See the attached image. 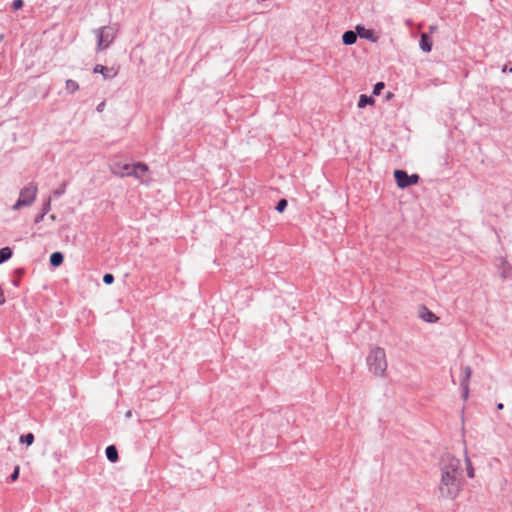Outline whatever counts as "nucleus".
I'll use <instances>...</instances> for the list:
<instances>
[{
    "label": "nucleus",
    "mask_w": 512,
    "mask_h": 512,
    "mask_svg": "<svg viewBox=\"0 0 512 512\" xmlns=\"http://www.w3.org/2000/svg\"><path fill=\"white\" fill-rule=\"evenodd\" d=\"M441 478L438 485L439 497L455 499L462 489L463 473L460 459L451 454H445L439 462Z\"/></svg>",
    "instance_id": "obj_1"
},
{
    "label": "nucleus",
    "mask_w": 512,
    "mask_h": 512,
    "mask_svg": "<svg viewBox=\"0 0 512 512\" xmlns=\"http://www.w3.org/2000/svg\"><path fill=\"white\" fill-rule=\"evenodd\" d=\"M111 171L113 174L121 177L133 176L142 183L147 182L150 178L148 166L142 163L127 164L116 162L111 165Z\"/></svg>",
    "instance_id": "obj_2"
},
{
    "label": "nucleus",
    "mask_w": 512,
    "mask_h": 512,
    "mask_svg": "<svg viewBox=\"0 0 512 512\" xmlns=\"http://www.w3.org/2000/svg\"><path fill=\"white\" fill-rule=\"evenodd\" d=\"M367 365L371 373L376 377H383L387 369L385 350L381 347H374L367 356Z\"/></svg>",
    "instance_id": "obj_3"
},
{
    "label": "nucleus",
    "mask_w": 512,
    "mask_h": 512,
    "mask_svg": "<svg viewBox=\"0 0 512 512\" xmlns=\"http://www.w3.org/2000/svg\"><path fill=\"white\" fill-rule=\"evenodd\" d=\"M117 28L115 26H102L93 31L97 38V50L102 51L108 48L117 36Z\"/></svg>",
    "instance_id": "obj_4"
},
{
    "label": "nucleus",
    "mask_w": 512,
    "mask_h": 512,
    "mask_svg": "<svg viewBox=\"0 0 512 512\" xmlns=\"http://www.w3.org/2000/svg\"><path fill=\"white\" fill-rule=\"evenodd\" d=\"M394 178L400 189L416 184L419 180V176L417 174L408 175L404 170H395Z\"/></svg>",
    "instance_id": "obj_5"
},
{
    "label": "nucleus",
    "mask_w": 512,
    "mask_h": 512,
    "mask_svg": "<svg viewBox=\"0 0 512 512\" xmlns=\"http://www.w3.org/2000/svg\"><path fill=\"white\" fill-rule=\"evenodd\" d=\"M472 375V369L469 366H464L460 374V389L462 392L463 400H467L469 396V381Z\"/></svg>",
    "instance_id": "obj_6"
},
{
    "label": "nucleus",
    "mask_w": 512,
    "mask_h": 512,
    "mask_svg": "<svg viewBox=\"0 0 512 512\" xmlns=\"http://www.w3.org/2000/svg\"><path fill=\"white\" fill-rule=\"evenodd\" d=\"M36 194H20L19 199L12 206L13 210H20L23 207H28L35 202Z\"/></svg>",
    "instance_id": "obj_7"
},
{
    "label": "nucleus",
    "mask_w": 512,
    "mask_h": 512,
    "mask_svg": "<svg viewBox=\"0 0 512 512\" xmlns=\"http://www.w3.org/2000/svg\"><path fill=\"white\" fill-rule=\"evenodd\" d=\"M496 265L502 279H506L511 276L512 267L504 258H498Z\"/></svg>",
    "instance_id": "obj_8"
},
{
    "label": "nucleus",
    "mask_w": 512,
    "mask_h": 512,
    "mask_svg": "<svg viewBox=\"0 0 512 512\" xmlns=\"http://www.w3.org/2000/svg\"><path fill=\"white\" fill-rule=\"evenodd\" d=\"M94 72L102 74L105 79H112L117 75V71L113 68H108L100 64L94 67Z\"/></svg>",
    "instance_id": "obj_9"
},
{
    "label": "nucleus",
    "mask_w": 512,
    "mask_h": 512,
    "mask_svg": "<svg viewBox=\"0 0 512 512\" xmlns=\"http://www.w3.org/2000/svg\"><path fill=\"white\" fill-rule=\"evenodd\" d=\"M356 32L360 38H364V39L371 40V41L375 40L373 31L366 29L365 27H363L361 25L356 26Z\"/></svg>",
    "instance_id": "obj_10"
},
{
    "label": "nucleus",
    "mask_w": 512,
    "mask_h": 512,
    "mask_svg": "<svg viewBox=\"0 0 512 512\" xmlns=\"http://www.w3.org/2000/svg\"><path fill=\"white\" fill-rule=\"evenodd\" d=\"M420 317L428 323H434L438 319L433 312H431L424 306L421 308Z\"/></svg>",
    "instance_id": "obj_11"
},
{
    "label": "nucleus",
    "mask_w": 512,
    "mask_h": 512,
    "mask_svg": "<svg viewBox=\"0 0 512 512\" xmlns=\"http://www.w3.org/2000/svg\"><path fill=\"white\" fill-rule=\"evenodd\" d=\"M357 40V32H354L352 30L344 32L342 36V41L345 45H352Z\"/></svg>",
    "instance_id": "obj_12"
},
{
    "label": "nucleus",
    "mask_w": 512,
    "mask_h": 512,
    "mask_svg": "<svg viewBox=\"0 0 512 512\" xmlns=\"http://www.w3.org/2000/svg\"><path fill=\"white\" fill-rule=\"evenodd\" d=\"M420 48L424 51V52H430L431 51V48H432V41L430 39V37L426 34V33H423L421 35V39H420Z\"/></svg>",
    "instance_id": "obj_13"
},
{
    "label": "nucleus",
    "mask_w": 512,
    "mask_h": 512,
    "mask_svg": "<svg viewBox=\"0 0 512 512\" xmlns=\"http://www.w3.org/2000/svg\"><path fill=\"white\" fill-rule=\"evenodd\" d=\"M105 454L107 459L112 463L118 460V451L114 445L108 446L105 450Z\"/></svg>",
    "instance_id": "obj_14"
},
{
    "label": "nucleus",
    "mask_w": 512,
    "mask_h": 512,
    "mask_svg": "<svg viewBox=\"0 0 512 512\" xmlns=\"http://www.w3.org/2000/svg\"><path fill=\"white\" fill-rule=\"evenodd\" d=\"M64 256L61 252H54L50 256V264L53 267H58L63 263Z\"/></svg>",
    "instance_id": "obj_15"
},
{
    "label": "nucleus",
    "mask_w": 512,
    "mask_h": 512,
    "mask_svg": "<svg viewBox=\"0 0 512 512\" xmlns=\"http://www.w3.org/2000/svg\"><path fill=\"white\" fill-rule=\"evenodd\" d=\"M49 210H50V200L47 199V200L44 201L41 213L36 216L35 223L41 222L44 219V216L48 213Z\"/></svg>",
    "instance_id": "obj_16"
},
{
    "label": "nucleus",
    "mask_w": 512,
    "mask_h": 512,
    "mask_svg": "<svg viewBox=\"0 0 512 512\" xmlns=\"http://www.w3.org/2000/svg\"><path fill=\"white\" fill-rule=\"evenodd\" d=\"M12 256V250L10 247H3L0 249V264H3L9 260Z\"/></svg>",
    "instance_id": "obj_17"
},
{
    "label": "nucleus",
    "mask_w": 512,
    "mask_h": 512,
    "mask_svg": "<svg viewBox=\"0 0 512 512\" xmlns=\"http://www.w3.org/2000/svg\"><path fill=\"white\" fill-rule=\"evenodd\" d=\"M66 91L70 94L79 90V85L76 81L72 79H68L65 83Z\"/></svg>",
    "instance_id": "obj_18"
},
{
    "label": "nucleus",
    "mask_w": 512,
    "mask_h": 512,
    "mask_svg": "<svg viewBox=\"0 0 512 512\" xmlns=\"http://www.w3.org/2000/svg\"><path fill=\"white\" fill-rule=\"evenodd\" d=\"M465 464H466L467 476L469 478H474V476H475L474 468H473L470 458L467 455V452H465Z\"/></svg>",
    "instance_id": "obj_19"
},
{
    "label": "nucleus",
    "mask_w": 512,
    "mask_h": 512,
    "mask_svg": "<svg viewBox=\"0 0 512 512\" xmlns=\"http://www.w3.org/2000/svg\"><path fill=\"white\" fill-rule=\"evenodd\" d=\"M373 102H374L373 98L368 97V96L363 94L359 98L358 107L359 108H364L368 104H373Z\"/></svg>",
    "instance_id": "obj_20"
},
{
    "label": "nucleus",
    "mask_w": 512,
    "mask_h": 512,
    "mask_svg": "<svg viewBox=\"0 0 512 512\" xmlns=\"http://www.w3.org/2000/svg\"><path fill=\"white\" fill-rule=\"evenodd\" d=\"M20 442L25 443L27 445H31L34 442V435L32 433H27L20 437Z\"/></svg>",
    "instance_id": "obj_21"
},
{
    "label": "nucleus",
    "mask_w": 512,
    "mask_h": 512,
    "mask_svg": "<svg viewBox=\"0 0 512 512\" xmlns=\"http://www.w3.org/2000/svg\"><path fill=\"white\" fill-rule=\"evenodd\" d=\"M287 200L286 199H280L275 207V209L279 212V213H282L284 212V210L286 209L287 207Z\"/></svg>",
    "instance_id": "obj_22"
},
{
    "label": "nucleus",
    "mask_w": 512,
    "mask_h": 512,
    "mask_svg": "<svg viewBox=\"0 0 512 512\" xmlns=\"http://www.w3.org/2000/svg\"><path fill=\"white\" fill-rule=\"evenodd\" d=\"M382 89H384V83L383 82L376 83L374 86V89H373V94L379 95L381 93Z\"/></svg>",
    "instance_id": "obj_23"
},
{
    "label": "nucleus",
    "mask_w": 512,
    "mask_h": 512,
    "mask_svg": "<svg viewBox=\"0 0 512 512\" xmlns=\"http://www.w3.org/2000/svg\"><path fill=\"white\" fill-rule=\"evenodd\" d=\"M103 282L107 285H110L114 282V276L111 273H106L103 276Z\"/></svg>",
    "instance_id": "obj_24"
},
{
    "label": "nucleus",
    "mask_w": 512,
    "mask_h": 512,
    "mask_svg": "<svg viewBox=\"0 0 512 512\" xmlns=\"http://www.w3.org/2000/svg\"><path fill=\"white\" fill-rule=\"evenodd\" d=\"M18 477H19V467L16 466L13 473L10 475V480L15 481L18 479Z\"/></svg>",
    "instance_id": "obj_25"
},
{
    "label": "nucleus",
    "mask_w": 512,
    "mask_h": 512,
    "mask_svg": "<svg viewBox=\"0 0 512 512\" xmlns=\"http://www.w3.org/2000/svg\"><path fill=\"white\" fill-rule=\"evenodd\" d=\"M23 6V0H14L12 3V7L14 10H18Z\"/></svg>",
    "instance_id": "obj_26"
},
{
    "label": "nucleus",
    "mask_w": 512,
    "mask_h": 512,
    "mask_svg": "<svg viewBox=\"0 0 512 512\" xmlns=\"http://www.w3.org/2000/svg\"><path fill=\"white\" fill-rule=\"evenodd\" d=\"M37 188L36 187H27L25 189H23L21 192H36Z\"/></svg>",
    "instance_id": "obj_27"
},
{
    "label": "nucleus",
    "mask_w": 512,
    "mask_h": 512,
    "mask_svg": "<svg viewBox=\"0 0 512 512\" xmlns=\"http://www.w3.org/2000/svg\"><path fill=\"white\" fill-rule=\"evenodd\" d=\"M504 512H512V503L505 508Z\"/></svg>",
    "instance_id": "obj_28"
},
{
    "label": "nucleus",
    "mask_w": 512,
    "mask_h": 512,
    "mask_svg": "<svg viewBox=\"0 0 512 512\" xmlns=\"http://www.w3.org/2000/svg\"><path fill=\"white\" fill-rule=\"evenodd\" d=\"M132 416V411L131 410H128L125 414V417L126 418H130Z\"/></svg>",
    "instance_id": "obj_29"
},
{
    "label": "nucleus",
    "mask_w": 512,
    "mask_h": 512,
    "mask_svg": "<svg viewBox=\"0 0 512 512\" xmlns=\"http://www.w3.org/2000/svg\"><path fill=\"white\" fill-rule=\"evenodd\" d=\"M503 407H504V406H503V404H502V403H499V404L497 405V409H498V410L503 409Z\"/></svg>",
    "instance_id": "obj_30"
},
{
    "label": "nucleus",
    "mask_w": 512,
    "mask_h": 512,
    "mask_svg": "<svg viewBox=\"0 0 512 512\" xmlns=\"http://www.w3.org/2000/svg\"><path fill=\"white\" fill-rule=\"evenodd\" d=\"M103 105H104L103 103L99 104L97 107V110L100 111L102 109Z\"/></svg>",
    "instance_id": "obj_31"
},
{
    "label": "nucleus",
    "mask_w": 512,
    "mask_h": 512,
    "mask_svg": "<svg viewBox=\"0 0 512 512\" xmlns=\"http://www.w3.org/2000/svg\"><path fill=\"white\" fill-rule=\"evenodd\" d=\"M507 71V66L505 65L503 68H502V72H506Z\"/></svg>",
    "instance_id": "obj_32"
},
{
    "label": "nucleus",
    "mask_w": 512,
    "mask_h": 512,
    "mask_svg": "<svg viewBox=\"0 0 512 512\" xmlns=\"http://www.w3.org/2000/svg\"><path fill=\"white\" fill-rule=\"evenodd\" d=\"M18 284H19V281H18V280H15V281H14V285H15V286H18Z\"/></svg>",
    "instance_id": "obj_33"
},
{
    "label": "nucleus",
    "mask_w": 512,
    "mask_h": 512,
    "mask_svg": "<svg viewBox=\"0 0 512 512\" xmlns=\"http://www.w3.org/2000/svg\"><path fill=\"white\" fill-rule=\"evenodd\" d=\"M509 72H511V73H512V68H510V69H509Z\"/></svg>",
    "instance_id": "obj_34"
}]
</instances>
